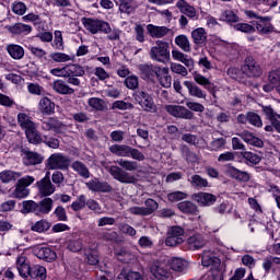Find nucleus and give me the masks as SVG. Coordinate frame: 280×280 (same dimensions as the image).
I'll use <instances>...</instances> for the list:
<instances>
[{"instance_id":"1","label":"nucleus","mask_w":280,"mask_h":280,"mask_svg":"<svg viewBox=\"0 0 280 280\" xmlns=\"http://www.w3.org/2000/svg\"><path fill=\"white\" fill-rule=\"evenodd\" d=\"M116 163L119 166L113 165L108 170L110 176L124 185H135V183H137V177L128 172H137V170H139V163L137 161L124 159L117 160Z\"/></svg>"},{"instance_id":"2","label":"nucleus","mask_w":280,"mask_h":280,"mask_svg":"<svg viewBox=\"0 0 280 280\" xmlns=\"http://www.w3.org/2000/svg\"><path fill=\"white\" fill-rule=\"evenodd\" d=\"M16 268L20 277L23 279H47V268L42 265L30 266V262H27V258L25 256H19L16 258Z\"/></svg>"},{"instance_id":"3","label":"nucleus","mask_w":280,"mask_h":280,"mask_svg":"<svg viewBox=\"0 0 280 280\" xmlns=\"http://www.w3.org/2000/svg\"><path fill=\"white\" fill-rule=\"evenodd\" d=\"M151 60L167 65L170 62V44L163 40H156L155 45L149 51Z\"/></svg>"},{"instance_id":"4","label":"nucleus","mask_w":280,"mask_h":280,"mask_svg":"<svg viewBox=\"0 0 280 280\" xmlns=\"http://www.w3.org/2000/svg\"><path fill=\"white\" fill-rule=\"evenodd\" d=\"M82 25L90 32V34H108V30H110V24H108V22L91 18H83Z\"/></svg>"},{"instance_id":"5","label":"nucleus","mask_w":280,"mask_h":280,"mask_svg":"<svg viewBox=\"0 0 280 280\" xmlns=\"http://www.w3.org/2000/svg\"><path fill=\"white\" fill-rule=\"evenodd\" d=\"M71 166V159L63 153H52L47 160L48 170H61L62 172L69 170Z\"/></svg>"},{"instance_id":"6","label":"nucleus","mask_w":280,"mask_h":280,"mask_svg":"<svg viewBox=\"0 0 280 280\" xmlns=\"http://www.w3.org/2000/svg\"><path fill=\"white\" fill-rule=\"evenodd\" d=\"M133 100L139 104L142 110L147 113H156V104L148 92L138 90L133 93Z\"/></svg>"},{"instance_id":"7","label":"nucleus","mask_w":280,"mask_h":280,"mask_svg":"<svg viewBox=\"0 0 280 280\" xmlns=\"http://www.w3.org/2000/svg\"><path fill=\"white\" fill-rule=\"evenodd\" d=\"M241 70L247 78H260L261 73H264L261 66H259L252 56L245 58Z\"/></svg>"},{"instance_id":"8","label":"nucleus","mask_w":280,"mask_h":280,"mask_svg":"<svg viewBox=\"0 0 280 280\" xmlns=\"http://www.w3.org/2000/svg\"><path fill=\"white\" fill-rule=\"evenodd\" d=\"M42 130L65 135L67 132V125L62 124L58 118L49 117L42 121Z\"/></svg>"},{"instance_id":"9","label":"nucleus","mask_w":280,"mask_h":280,"mask_svg":"<svg viewBox=\"0 0 280 280\" xmlns=\"http://www.w3.org/2000/svg\"><path fill=\"white\" fill-rule=\"evenodd\" d=\"M185 242V230L180 226H173L167 232V237L165 240L166 246H178Z\"/></svg>"},{"instance_id":"10","label":"nucleus","mask_w":280,"mask_h":280,"mask_svg":"<svg viewBox=\"0 0 280 280\" xmlns=\"http://www.w3.org/2000/svg\"><path fill=\"white\" fill-rule=\"evenodd\" d=\"M164 108L168 115H172V117H177L178 119H194V113L185 106L165 105Z\"/></svg>"},{"instance_id":"11","label":"nucleus","mask_w":280,"mask_h":280,"mask_svg":"<svg viewBox=\"0 0 280 280\" xmlns=\"http://www.w3.org/2000/svg\"><path fill=\"white\" fill-rule=\"evenodd\" d=\"M139 69L144 80H148L149 82H156V78L159 77V73H161V66L152 63L140 65Z\"/></svg>"},{"instance_id":"12","label":"nucleus","mask_w":280,"mask_h":280,"mask_svg":"<svg viewBox=\"0 0 280 280\" xmlns=\"http://www.w3.org/2000/svg\"><path fill=\"white\" fill-rule=\"evenodd\" d=\"M201 266L211 267V270H215L222 268V260L213 252L206 250L201 256Z\"/></svg>"},{"instance_id":"13","label":"nucleus","mask_w":280,"mask_h":280,"mask_svg":"<svg viewBox=\"0 0 280 280\" xmlns=\"http://www.w3.org/2000/svg\"><path fill=\"white\" fill-rule=\"evenodd\" d=\"M270 21H272V18L270 16L258 18V21L254 23V27L258 32V34L266 35L272 34V32H275V26Z\"/></svg>"},{"instance_id":"14","label":"nucleus","mask_w":280,"mask_h":280,"mask_svg":"<svg viewBox=\"0 0 280 280\" xmlns=\"http://www.w3.org/2000/svg\"><path fill=\"white\" fill-rule=\"evenodd\" d=\"M85 186L90 191L101 192V194H110L113 191V186L108 182H101L98 178L91 179L85 183Z\"/></svg>"},{"instance_id":"15","label":"nucleus","mask_w":280,"mask_h":280,"mask_svg":"<svg viewBox=\"0 0 280 280\" xmlns=\"http://www.w3.org/2000/svg\"><path fill=\"white\" fill-rule=\"evenodd\" d=\"M49 174L50 173L47 172L45 177L37 182V188L40 196H51V194H55L56 191V186L51 184V178L49 177Z\"/></svg>"},{"instance_id":"16","label":"nucleus","mask_w":280,"mask_h":280,"mask_svg":"<svg viewBox=\"0 0 280 280\" xmlns=\"http://www.w3.org/2000/svg\"><path fill=\"white\" fill-rule=\"evenodd\" d=\"M33 253L38 259H44V261H48L49 264H51V261H56V252L49 247L38 246L34 248Z\"/></svg>"},{"instance_id":"17","label":"nucleus","mask_w":280,"mask_h":280,"mask_svg":"<svg viewBox=\"0 0 280 280\" xmlns=\"http://www.w3.org/2000/svg\"><path fill=\"white\" fill-rule=\"evenodd\" d=\"M5 30L13 34V36H27V34L32 33V25L24 23H15L12 25H7Z\"/></svg>"},{"instance_id":"18","label":"nucleus","mask_w":280,"mask_h":280,"mask_svg":"<svg viewBox=\"0 0 280 280\" xmlns=\"http://www.w3.org/2000/svg\"><path fill=\"white\" fill-rule=\"evenodd\" d=\"M236 135L237 137H241V139L245 143H248V145H254V148H264V140L259 139L257 136L248 130H244Z\"/></svg>"},{"instance_id":"19","label":"nucleus","mask_w":280,"mask_h":280,"mask_svg":"<svg viewBox=\"0 0 280 280\" xmlns=\"http://www.w3.org/2000/svg\"><path fill=\"white\" fill-rule=\"evenodd\" d=\"M186 244L190 250H200L207 246V240L202 234H195L186 240Z\"/></svg>"},{"instance_id":"20","label":"nucleus","mask_w":280,"mask_h":280,"mask_svg":"<svg viewBox=\"0 0 280 280\" xmlns=\"http://www.w3.org/2000/svg\"><path fill=\"white\" fill-rule=\"evenodd\" d=\"M147 32L151 38H163L170 34V28L167 26H156L154 24L147 25Z\"/></svg>"},{"instance_id":"21","label":"nucleus","mask_w":280,"mask_h":280,"mask_svg":"<svg viewBox=\"0 0 280 280\" xmlns=\"http://www.w3.org/2000/svg\"><path fill=\"white\" fill-rule=\"evenodd\" d=\"M184 86H186L191 97H197L198 100H207V92L202 91V89H200L194 82L185 81Z\"/></svg>"},{"instance_id":"22","label":"nucleus","mask_w":280,"mask_h":280,"mask_svg":"<svg viewBox=\"0 0 280 280\" xmlns=\"http://www.w3.org/2000/svg\"><path fill=\"white\" fill-rule=\"evenodd\" d=\"M172 58H173V60H176L177 62H182L188 69H194V59L191 57H189L188 55H185L183 51H180L178 49H173Z\"/></svg>"},{"instance_id":"23","label":"nucleus","mask_w":280,"mask_h":280,"mask_svg":"<svg viewBox=\"0 0 280 280\" xmlns=\"http://www.w3.org/2000/svg\"><path fill=\"white\" fill-rule=\"evenodd\" d=\"M150 271L155 279H166L167 277V268L161 261H153L150 266Z\"/></svg>"},{"instance_id":"24","label":"nucleus","mask_w":280,"mask_h":280,"mask_svg":"<svg viewBox=\"0 0 280 280\" xmlns=\"http://www.w3.org/2000/svg\"><path fill=\"white\" fill-rule=\"evenodd\" d=\"M52 89L56 93H59V95H73V93H75V90L69 86L63 80L54 81Z\"/></svg>"},{"instance_id":"25","label":"nucleus","mask_w":280,"mask_h":280,"mask_svg":"<svg viewBox=\"0 0 280 280\" xmlns=\"http://www.w3.org/2000/svg\"><path fill=\"white\" fill-rule=\"evenodd\" d=\"M195 200L203 207H211V205H213L218 200V198L209 192H198L195 194Z\"/></svg>"},{"instance_id":"26","label":"nucleus","mask_w":280,"mask_h":280,"mask_svg":"<svg viewBox=\"0 0 280 280\" xmlns=\"http://www.w3.org/2000/svg\"><path fill=\"white\" fill-rule=\"evenodd\" d=\"M191 38H192V43L197 47H202V45L207 43V31L202 27L195 28L191 32Z\"/></svg>"},{"instance_id":"27","label":"nucleus","mask_w":280,"mask_h":280,"mask_svg":"<svg viewBox=\"0 0 280 280\" xmlns=\"http://www.w3.org/2000/svg\"><path fill=\"white\" fill-rule=\"evenodd\" d=\"M21 176H23V174L21 172H15L12 170H4V171L0 172V180H1V183H4L5 185H8V183H14V182L19 180V178H21Z\"/></svg>"},{"instance_id":"28","label":"nucleus","mask_w":280,"mask_h":280,"mask_svg":"<svg viewBox=\"0 0 280 280\" xmlns=\"http://www.w3.org/2000/svg\"><path fill=\"white\" fill-rule=\"evenodd\" d=\"M23 154L24 165H40L43 163V158L36 152L23 151Z\"/></svg>"},{"instance_id":"29","label":"nucleus","mask_w":280,"mask_h":280,"mask_svg":"<svg viewBox=\"0 0 280 280\" xmlns=\"http://www.w3.org/2000/svg\"><path fill=\"white\" fill-rule=\"evenodd\" d=\"M161 86L164 89H170L172 86V75L170 74V68L163 67L161 71L158 73V78Z\"/></svg>"},{"instance_id":"30","label":"nucleus","mask_w":280,"mask_h":280,"mask_svg":"<svg viewBox=\"0 0 280 280\" xmlns=\"http://www.w3.org/2000/svg\"><path fill=\"white\" fill-rule=\"evenodd\" d=\"M176 8H178V10L189 19H198V15L196 14V9L189 5L187 1L185 0L177 1Z\"/></svg>"},{"instance_id":"31","label":"nucleus","mask_w":280,"mask_h":280,"mask_svg":"<svg viewBox=\"0 0 280 280\" xmlns=\"http://www.w3.org/2000/svg\"><path fill=\"white\" fill-rule=\"evenodd\" d=\"M131 147L127 144H113L109 147V152L116 156L130 158Z\"/></svg>"},{"instance_id":"32","label":"nucleus","mask_w":280,"mask_h":280,"mask_svg":"<svg viewBox=\"0 0 280 280\" xmlns=\"http://www.w3.org/2000/svg\"><path fill=\"white\" fill-rule=\"evenodd\" d=\"M7 51L13 60H22L23 56H25V49L16 44H9L7 46Z\"/></svg>"},{"instance_id":"33","label":"nucleus","mask_w":280,"mask_h":280,"mask_svg":"<svg viewBox=\"0 0 280 280\" xmlns=\"http://www.w3.org/2000/svg\"><path fill=\"white\" fill-rule=\"evenodd\" d=\"M26 139L28 143H33L34 145H38V143H43V136H40L36 125L35 127L25 131Z\"/></svg>"},{"instance_id":"34","label":"nucleus","mask_w":280,"mask_h":280,"mask_svg":"<svg viewBox=\"0 0 280 280\" xmlns=\"http://www.w3.org/2000/svg\"><path fill=\"white\" fill-rule=\"evenodd\" d=\"M71 168L73 170V172H77V174H79V176H81L82 178H91V172L89 171V167L81 161L72 162Z\"/></svg>"},{"instance_id":"35","label":"nucleus","mask_w":280,"mask_h":280,"mask_svg":"<svg viewBox=\"0 0 280 280\" xmlns=\"http://www.w3.org/2000/svg\"><path fill=\"white\" fill-rule=\"evenodd\" d=\"M18 124H20L21 128L25 130V132L36 126V124L32 121V117L25 113H20L18 115Z\"/></svg>"},{"instance_id":"36","label":"nucleus","mask_w":280,"mask_h":280,"mask_svg":"<svg viewBox=\"0 0 280 280\" xmlns=\"http://www.w3.org/2000/svg\"><path fill=\"white\" fill-rule=\"evenodd\" d=\"M39 110L43 115H51L56 110V105L51 100L44 97L39 101Z\"/></svg>"},{"instance_id":"37","label":"nucleus","mask_w":280,"mask_h":280,"mask_svg":"<svg viewBox=\"0 0 280 280\" xmlns=\"http://www.w3.org/2000/svg\"><path fill=\"white\" fill-rule=\"evenodd\" d=\"M175 45L182 49V51H185L186 54H189L191 51V43L189 42V37L187 35H178L175 37Z\"/></svg>"},{"instance_id":"38","label":"nucleus","mask_w":280,"mask_h":280,"mask_svg":"<svg viewBox=\"0 0 280 280\" xmlns=\"http://www.w3.org/2000/svg\"><path fill=\"white\" fill-rule=\"evenodd\" d=\"M177 209H179V211H182V213H197L198 212V206H196L194 202L191 201H182L177 205Z\"/></svg>"},{"instance_id":"39","label":"nucleus","mask_w":280,"mask_h":280,"mask_svg":"<svg viewBox=\"0 0 280 280\" xmlns=\"http://www.w3.org/2000/svg\"><path fill=\"white\" fill-rule=\"evenodd\" d=\"M241 156L245 159V161L250 165H259L261 163V156H259L257 153L250 152V151H243L241 152Z\"/></svg>"},{"instance_id":"40","label":"nucleus","mask_w":280,"mask_h":280,"mask_svg":"<svg viewBox=\"0 0 280 280\" xmlns=\"http://www.w3.org/2000/svg\"><path fill=\"white\" fill-rule=\"evenodd\" d=\"M54 207L52 198H45L39 203H37V214L38 213H49Z\"/></svg>"},{"instance_id":"41","label":"nucleus","mask_w":280,"mask_h":280,"mask_svg":"<svg viewBox=\"0 0 280 280\" xmlns=\"http://www.w3.org/2000/svg\"><path fill=\"white\" fill-rule=\"evenodd\" d=\"M119 1V12L124 14H132L135 13V10H137V7L132 4V1L135 0H118Z\"/></svg>"},{"instance_id":"42","label":"nucleus","mask_w":280,"mask_h":280,"mask_svg":"<svg viewBox=\"0 0 280 280\" xmlns=\"http://www.w3.org/2000/svg\"><path fill=\"white\" fill-rule=\"evenodd\" d=\"M188 183H190L191 187H198L202 189V187H209V182L207 178H203L200 175H192L188 178Z\"/></svg>"},{"instance_id":"43","label":"nucleus","mask_w":280,"mask_h":280,"mask_svg":"<svg viewBox=\"0 0 280 280\" xmlns=\"http://www.w3.org/2000/svg\"><path fill=\"white\" fill-rule=\"evenodd\" d=\"M22 213H36L38 215V203L33 200L22 202Z\"/></svg>"},{"instance_id":"44","label":"nucleus","mask_w":280,"mask_h":280,"mask_svg":"<svg viewBox=\"0 0 280 280\" xmlns=\"http://www.w3.org/2000/svg\"><path fill=\"white\" fill-rule=\"evenodd\" d=\"M50 58L54 62H73L75 59L74 56L67 55L65 52H52L50 54Z\"/></svg>"},{"instance_id":"45","label":"nucleus","mask_w":280,"mask_h":280,"mask_svg":"<svg viewBox=\"0 0 280 280\" xmlns=\"http://www.w3.org/2000/svg\"><path fill=\"white\" fill-rule=\"evenodd\" d=\"M170 266L172 270H175V272H183L187 270V261L183 260L182 258H173Z\"/></svg>"},{"instance_id":"46","label":"nucleus","mask_w":280,"mask_h":280,"mask_svg":"<svg viewBox=\"0 0 280 280\" xmlns=\"http://www.w3.org/2000/svg\"><path fill=\"white\" fill-rule=\"evenodd\" d=\"M49 229H51V223L47 220H39L31 226V230L35 231V233H45V231H49Z\"/></svg>"},{"instance_id":"47","label":"nucleus","mask_w":280,"mask_h":280,"mask_svg":"<svg viewBox=\"0 0 280 280\" xmlns=\"http://www.w3.org/2000/svg\"><path fill=\"white\" fill-rule=\"evenodd\" d=\"M68 75H74L77 78L84 77L85 70L84 67L74 63V65H68Z\"/></svg>"},{"instance_id":"48","label":"nucleus","mask_w":280,"mask_h":280,"mask_svg":"<svg viewBox=\"0 0 280 280\" xmlns=\"http://www.w3.org/2000/svg\"><path fill=\"white\" fill-rule=\"evenodd\" d=\"M11 10L13 14H18V16H23V14L27 12V5L21 1H14L11 4Z\"/></svg>"},{"instance_id":"49","label":"nucleus","mask_w":280,"mask_h":280,"mask_svg":"<svg viewBox=\"0 0 280 280\" xmlns=\"http://www.w3.org/2000/svg\"><path fill=\"white\" fill-rule=\"evenodd\" d=\"M124 84L130 91H137L139 89V77L129 75L125 79Z\"/></svg>"},{"instance_id":"50","label":"nucleus","mask_w":280,"mask_h":280,"mask_svg":"<svg viewBox=\"0 0 280 280\" xmlns=\"http://www.w3.org/2000/svg\"><path fill=\"white\" fill-rule=\"evenodd\" d=\"M234 30L236 32H243V34H255L256 32L255 26L248 23H237L234 25Z\"/></svg>"},{"instance_id":"51","label":"nucleus","mask_w":280,"mask_h":280,"mask_svg":"<svg viewBox=\"0 0 280 280\" xmlns=\"http://www.w3.org/2000/svg\"><path fill=\"white\" fill-rule=\"evenodd\" d=\"M13 196L19 200L27 198V196H30V189H27L25 186H21V184H16Z\"/></svg>"},{"instance_id":"52","label":"nucleus","mask_w":280,"mask_h":280,"mask_svg":"<svg viewBox=\"0 0 280 280\" xmlns=\"http://www.w3.org/2000/svg\"><path fill=\"white\" fill-rule=\"evenodd\" d=\"M171 71L173 73H176L177 75H182L183 78H187V75L189 74V72L187 71V68L177 62L171 63Z\"/></svg>"},{"instance_id":"53","label":"nucleus","mask_w":280,"mask_h":280,"mask_svg":"<svg viewBox=\"0 0 280 280\" xmlns=\"http://www.w3.org/2000/svg\"><path fill=\"white\" fill-rule=\"evenodd\" d=\"M143 280V277L139 273V271H122L118 276V280Z\"/></svg>"},{"instance_id":"54","label":"nucleus","mask_w":280,"mask_h":280,"mask_svg":"<svg viewBox=\"0 0 280 280\" xmlns=\"http://www.w3.org/2000/svg\"><path fill=\"white\" fill-rule=\"evenodd\" d=\"M182 156L185 158L187 163H198V155L189 150V148L184 147L182 149Z\"/></svg>"},{"instance_id":"55","label":"nucleus","mask_w":280,"mask_h":280,"mask_svg":"<svg viewBox=\"0 0 280 280\" xmlns=\"http://www.w3.org/2000/svg\"><path fill=\"white\" fill-rule=\"evenodd\" d=\"M147 215H152L156 209H159V202H156L154 199H147L144 201V207H143Z\"/></svg>"},{"instance_id":"56","label":"nucleus","mask_w":280,"mask_h":280,"mask_svg":"<svg viewBox=\"0 0 280 280\" xmlns=\"http://www.w3.org/2000/svg\"><path fill=\"white\" fill-rule=\"evenodd\" d=\"M247 122L256 128H261V126H264V122H261V117L253 112L247 113Z\"/></svg>"},{"instance_id":"57","label":"nucleus","mask_w":280,"mask_h":280,"mask_svg":"<svg viewBox=\"0 0 280 280\" xmlns=\"http://www.w3.org/2000/svg\"><path fill=\"white\" fill-rule=\"evenodd\" d=\"M89 106L94 108V110H104V108H106V103L102 98L91 97L89 100Z\"/></svg>"},{"instance_id":"58","label":"nucleus","mask_w":280,"mask_h":280,"mask_svg":"<svg viewBox=\"0 0 280 280\" xmlns=\"http://www.w3.org/2000/svg\"><path fill=\"white\" fill-rule=\"evenodd\" d=\"M86 207V196L80 195L75 201L71 203V209L73 211H80Z\"/></svg>"},{"instance_id":"59","label":"nucleus","mask_w":280,"mask_h":280,"mask_svg":"<svg viewBox=\"0 0 280 280\" xmlns=\"http://www.w3.org/2000/svg\"><path fill=\"white\" fill-rule=\"evenodd\" d=\"M194 80L197 84H200V86H205L206 89H213V83H211V81H209V79L202 74H195Z\"/></svg>"},{"instance_id":"60","label":"nucleus","mask_w":280,"mask_h":280,"mask_svg":"<svg viewBox=\"0 0 280 280\" xmlns=\"http://www.w3.org/2000/svg\"><path fill=\"white\" fill-rule=\"evenodd\" d=\"M16 209V200L10 199L0 205V211L2 213H8L10 211H14Z\"/></svg>"},{"instance_id":"61","label":"nucleus","mask_w":280,"mask_h":280,"mask_svg":"<svg viewBox=\"0 0 280 280\" xmlns=\"http://www.w3.org/2000/svg\"><path fill=\"white\" fill-rule=\"evenodd\" d=\"M226 145V139L224 138H217L212 140L210 143V149L214 152H218V150H222Z\"/></svg>"},{"instance_id":"62","label":"nucleus","mask_w":280,"mask_h":280,"mask_svg":"<svg viewBox=\"0 0 280 280\" xmlns=\"http://www.w3.org/2000/svg\"><path fill=\"white\" fill-rule=\"evenodd\" d=\"M167 198L170 202H178L179 200H185V198H187V192H183V191L170 192L167 195Z\"/></svg>"},{"instance_id":"63","label":"nucleus","mask_w":280,"mask_h":280,"mask_svg":"<svg viewBox=\"0 0 280 280\" xmlns=\"http://www.w3.org/2000/svg\"><path fill=\"white\" fill-rule=\"evenodd\" d=\"M52 46L55 49H65V42L62 39V32L55 31V39Z\"/></svg>"},{"instance_id":"64","label":"nucleus","mask_w":280,"mask_h":280,"mask_svg":"<svg viewBox=\"0 0 280 280\" xmlns=\"http://www.w3.org/2000/svg\"><path fill=\"white\" fill-rule=\"evenodd\" d=\"M270 82L277 84V93L280 94V68L272 70L269 77Z\"/></svg>"}]
</instances>
